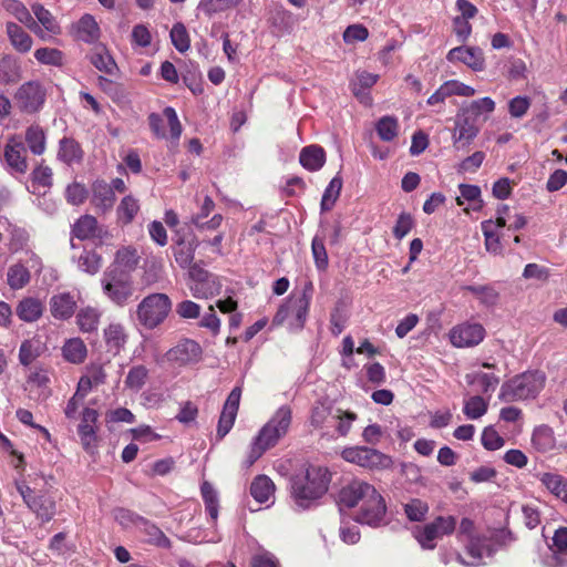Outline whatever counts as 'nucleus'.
Segmentation results:
<instances>
[{
    "label": "nucleus",
    "mask_w": 567,
    "mask_h": 567,
    "mask_svg": "<svg viewBox=\"0 0 567 567\" xmlns=\"http://www.w3.org/2000/svg\"><path fill=\"white\" fill-rule=\"evenodd\" d=\"M35 60L45 65L60 66L63 64L62 51L54 48H40L34 52Z\"/></svg>",
    "instance_id": "nucleus-61"
},
{
    "label": "nucleus",
    "mask_w": 567,
    "mask_h": 567,
    "mask_svg": "<svg viewBox=\"0 0 567 567\" xmlns=\"http://www.w3.org/2000/svg\"><path fill=\"white\" fill-rule=\"evenodd\" d=\"M268 21L270 23L272 32L277 37L290 34L293 31L295 25L297 23V19L293 16V13L285 9L281 4H275L269 10Z\"/></svg>",
    "instance_id": "nucleus-21"
},
{
    "label": "nucleus",
    "mask_w": 567,
    "mask_h": 567,
    "mask_svg": "<svg viewBox=\"0 0 567 567\" xmlns=\"http://www.w3.org/2000/svg\"><path fill=\"white\" fill-rule=\"evenodd\" d=\"M21 79V66L12 55H4L0 59V83L3 85L14 84Z\"/></svg>",
    "instance_id": "nucleus-38"
},
{
    "label": "nucleus",
    "mask_w": 567,
    "mask_h": 567,
    "mask_svg": "<svg viewBox=\"0 0 567 567\" xmlns=\"http://www.w3.org/2000/svg\"><path fill=\"white\" fill-rule=\"evenodd\" d=\"M427 512V504L419 498H413L404 505V513L411 522L423 520Z\"/></svg>",
    "instance_id": "nucleus-63"
},
{
    "label": "nucleus",
    "mask_w": 567,
    "mask_h": 567,
    "mask_svg": "<svg viewBox=\"0 0 567 567\" xmlns=\"http://www.w3.org/2000/svg\"><path fill=\"white\" fill-rule=\"evenodd\" d=\"M62 353L68 362L79 364L85 360L87 349L80 338H72L64 343Z\"/></svg>",
    "instance_id": "nucleus-45"
},
{
    "label": "nucleus",
    "mask_w": 567,
    "mask_h": 567,
    "mask_svg": "<svg viewBox=\"0 0 567 567\" xmlns=\"http://www.w3.org/2000/svg\"><path fill=\"white\" fill-rule=\"evenodd\" d=\"M538 481L558 499H561L567 478L553 472L536 474Z\"/></svg>",
    "instance_id": "nucleus-48"
},
{
    "label": "nucleus",
    "mask_w": 567,
    "mask_h": 567,
    "mask_svg": "<svg viewBox=\"0 0 567 567\" xmlns=\"http://www.w3.org/2000/svg\"><path fill=\"white\" fill-rule=\"evenodd\" d=\"M487 400L480 395H473L464 401L463 413L468 420H477L487 412Z\"/></svg>",
    "instance_id": "nucleus-55"
},
{
    "label": "nucleus",
    "mask_w": 567,
    "mask_h": 567,
    "mask_svg": "<svg viewBox=\"0 0 567 567\" xmlns=\"http://www.w3.org/2000/svg\"><path fill=\"white\" fill-rule=\"evenodd\" d=\"M140 210V204L136 198H134L132 195H127L122 198L117 208H116V216L121 224L128 225L131 224L135 216L137 215Z\"/></svg>",
    "instance_id": "nucleus-50"
},
{
    "label": "nucleus",
    "mask_w": 567,
    "mask_h": 567,
    "mask_svg": "<svg viewBox=\"0 0 567 567\" xmlns=\"http://www.w3.org/2000/svg\"><path fill=\"white\" fill-rule=\"evenodd\" d=\"M148 379V368L144 364H134L128 369L126 378L124 380L125 389L134 393H137L144 388Z\"/></svg>",
    "instance_id": "nucleus-37"
},
{
    "label": "nucleus",
    "mask_w": 567,
    "mask_h": 567,
    "mask_svg": "<svg viewBox=\"0 0 567 567\" xmlns=\"http://www.w3.org/2000/svg\"><path fill=\"white\" fill-rule=\"evenodd\" d=\"M99 413L96 410L85 408L82 412L81 423L79 424V436L86 452L92 453L96 447V422Z\"/></svg>",
    "instance_id": "nucleus-20"
},
{
    "label": "nucleus",
    "mask_w": 567,
    "mask_h": 567,
    "mask_svg": "<svg viewBox=\"0 0 567 567\" xmlns=\"http://www.w3.org/2000/svg\"><path fill=\"white\" fill-rule=\"evenodd\" d=\"M375 131L383 142L393 141L399 133V122L394 116H382L375 124Z\"/></svg>",
    "instance_id": "nucleus-53"
},
{
    "label": "nucleus",
    "mask_w": 567,
    "mask_h": 567,
    "mask_svg": "<svg viewBox=\"0 0 567 567\" xmlns=\"http://www.w3.org/2000/svg\"><path fill=\"white\" fill-rule=\"evenodd\" d=\"M240 396L241 391L239 388L233 389L228 394L218 420L217 436L219 439L226 436L234 426L239 409Z\"/></svg>",
    "instance_id": "nucleus-19"
},
{
    "label": "nucleus",
    "mask_w": 567,
    "mask_h": 567,
    "mask_svg": "<svg viewBox=\"0 0 567 567\" xmlns=\"http://www.w3.org/2000/svg\"><path fill=\"white\" fill-rule=\"evenodd\" d=\"M137 530L147 537L146 542L148 544L167 549L172 547V542L169 538L161 530L157 525L146 519L145 517L143 518Z\"/></svg>",
    "instance_id": "nucleus-36"
},
{
    "label": "nucleus",
    "mask_w": 567,
    "mask_h": 567,
    "mask_svg": "<svg viewBox=\"0 0 567 567\" xmlns=\"http://www.w3.org/2000/svg\"><path fill=\"white\" fill-rule=\"evenodd\" d=\"M533 445L539 451H548L555 444L553 430L548 425L537 426L532 435Z\"/></svg>",
    "instance_id": "nucleus-57"
},
{
    "label": "nucleus",
    "mask_w": 567,
    "mask_h": 567,
    "mask_svg": "<svg viewBox=\"0 0 567 567\" xmlns=\"http://www.w3.org/2000/svg\"><path fill=\"white\" fill-rule=\"evenodd\" d=\"M466 381L471 385H477L482 393H492L499 384V377L494 373H487L483 371H474L466 374Z\"/></svg>",
    "instance_id": "nucleus-42"
},
{
    "label": "nucleus",
    "mask_w": 567,
    "mask_h": 567,
    "mask_svg": "<svg viewBox=\"0 0 567 567\" xmlns=\"http://www.w3.org/2000/svg\"><path fill=\"white\" fill-rule=\"evenodd\" d=\"M102 285L104 292L117 305H124L132 295V282L130 276L124 271L117 274L115 270L107 269Z\"/></svg>",
    "instance_id": "nucleus-11"
},
{
    "label": "nucleus",
    "mask_w": 567,
    "mask_h": 567,
    "mask_svg": "<svg viewBox=\"0 0 567 567\" xmlns=\"http://www.w3.org/2000/svg\"><path fill=\"white\" fill-rule=\"evenodd\" d=\"M275 484L266 475H258L250 485V495L260 504L267 503L274 498Z\"/></svg>",
    "instance_id": "nucleus-35"
},
{
    "label": "nucleus",
    "mask_w": 567,
    "mask_h": 567,
    "mask_svg": "<svg viewBox=\"0 0 567 567\" xmlns=\"http://www.w3.org/2000/svg\"><path fill=\"white\" fill-rule=\"evenodd\" d=\"M200 494L205 504V511L212 519L213 524H216L219 514V497L218 492L207 481H204L200 485Z\"/></svg>",
    "instance_id": "nucleus-43"
},
{
    "label": "nucleus",
    "mask_w": 567,
    "mask_h": 567,
    "mask_svg": "<svg viewBox=\"0 0 567 567\" xmlns=\"http://www.w3.org/2000/svg\"><path fill=\"white\" fill-rule=\"evenodd\" d=\"M543 567H567V527H558L551 537V544L539 555Z\"/></svg>",
    "instance_id": "nucleus-12"
},
{
    "label": "nucleus",
    "mask_w": 567,
    "mask_h": 567,
    "mask_svg": "<svg viewBox=\"0 0 567 567\" xmlns=\"http://www.w3.org/2000/svg\"><path fill=\"white\" fill-rule=\"evenodd\" d=\"M6 32L16 51L19 53H28L31 50L33 40L21 25L14 22H7Z\"/></svg>",
    "instance_id": "nucleus-28"
},
{
    "label": "nucleus",
    "mask_w": 567,
    "mask_h": 567,
    "mask_svg": "<svg viewBox=\"0 0 567 567\" xmlns=\"http://www.w3.org/2000/svg\"><path fill=\"white\" fill-rule=\"evenodd\" d=\"M103 264V257L97 250H82L78 257V267L90 275L96 274Z\"/></svg>",
    "instance_id": "nucleus-52"
},
{
    "label": "nucleus",
    "mask_w": 567,
    "mask_h": 567,
    "mask_svg": "<svg viewBox=\"0 0 567 567\" xmlns=\"http://www.w3.org/2000/svg\"><path fill=\"white\" fill-rule=\"evenodd\" d=\"M106 351L112 355H117L125 348L127 334L121 323H110L103 332Z\"/></svg>",
    "instance_id": "nucleus-27"
},
{
    "label": "nucleus",
    "mask_w": 567,
    "mask_h": 567,
    "mask_svg": "<svg viewBox=\"0 0 567 567\" xmlns=\"http://www.w3.org/2000/svg\"><path fill=\"white\" fill-rule=\"evenodd\" d=\"M357 419V413L320 400L311 408L309 423L322 439L337 440L346 437L350 433Z\"/></svg>",
    "instance_id": "nucleus-4"
},
{
    "label": "nucleus",
    "mask_w": 567,
    "mask_h": 567,
    "mask_svg": "<svg viewBox=\"0 0 567 567\" xmlns=\"http://www.w3.org/2000/svg\"><path fill=\"white\" fill-rule=\"evenodd\" d=\"M114 518L123 528L137 530L144 517L127 508H117Z\"/></svg>",
    "instance_id": "nucleus-60"
},
{
    "label": "nucleus",
    "mask_w": 567,
    "mask_h": 567,
    "mask_svg": "<svg viewBox=\"0 0 567 567\" xmlns=\"http://www.w3.org/2000/svg\"><path fill=\"white\" fill-rule=\"evenodd\" d=\"M485 328L478 322H463L450 330L451 343L456 348H471L480 344L485 338Z\"/></svg>",
    "instance_id": "nucleus-14"
},
{
    "label": "nucleus",
    "mask_w": 567,
    "mask_h": 567,
    "mask_svg": "<svg viewBox=\"0 0 567 567\" xmlns=\"http://www.w3.org/2000/svg\"><path fill=\"white\" fill-rule=\"evenodd\" d=\"M42 342L39 339L24 340L19 349V361L22 365H30L42 352Z\"/></svg>",
    "instance_id": "nucleus-51"
},
{
    "label": "nucleus",
    "mask_w": 567,
    "mask_h": 567,
    "mask_svg": "<svg viewBox=\"0 0 567 567\" xmlns=\"http://www.w3.org/2000/svg\"><path fill=\"white\" fill-rule=\"evenodd\" d=\"M341 456L346 462L369 470H385L392 466V460L389 455L368 446L344 447Z\"/></svg>",
    "instance_id": "nucleus-10"
},
{
    "label": "nucleus",
    "mask_w": 567,
    "mask_h": 567,
    "mask_svg": "<svg viewBox=\"0 0 567 567\" xmlns=\"http://www.w3.org/2000/svg\"><path fill=\"white\" fill-rule=\"evenodd\" d=\"M16 312L20 320L34 322L39 320L43 313V303L37 298H24L18 303Z\"/></svg>",
    "instance_id": "nucleus-33"
},
{
    "label": "nucleus",
    "mask_w": 567,
    "mask_h": 567,
    "mask_svg": "<svg viewBox=\"0 0 567 567\" xmlns=\"http://www.w3.org/2000/svg\"><path fill=\"white\" fill-rule=\"evenodd\" d=\"M224 220L223 215L215 214L209 220H198V223H189L196 228V237L199 243L207 244L213 247H217L221 245L224 235L221 231H218L221 223Z\"/></svg>",
    "instance_id": "nucleus-17"
},
{
    "label": "nucleus",
    "mask_w": 567,
    "mask_h": 567,
    "mask_svg": "<svg viewBox=\"0 0 567 567\" xmlns=\"http://www.w3.org/2000/svg\"><path fill=\"white\" fill-rule=\"evenodd\" d=\"M101 312L93 307L80 309L76 315V323L79 329L84 333L94 332L100 323Z\"/></svg>",
    "instance_id": "nucleus-46"
},
{
    "label": "nucleus",
    "mask_w": 567,
    "mask_h": 567,
    "mask_svg": "<svg viewBox=\"0 0 567 567\" xmlns=\"http://www.w3.org/2000/svg\"><path fill=\"white\" fill-rule=\"evenodd\" d=\"M331 474L326 466L310 464L290 477V496L297 511L316 507L328 492Z\"/></svg>",
    "instance_id": "nucleus-2"
},
{
    "label": "nucleus",
    "mask_w": 567,
    "mask_h": 567,
    "mask_svg": "<svg viewBox=\"0 0 567 567\" xmlns=\"http://www.w3.org/2000/svg\"><path fill=\"white\" fill-rule=\"evenodd\" d=\"M7 276L8 285L16 290L23 288L30 280L29 269L21 264L11 266Z\"/></svg>",
    "instance_id": "nucleus-58"
},
{
    "label": "nucleus",
    "mask_w": 567,
    "mask_h": 567,
    "mask_svg": "<svg viewBox=\"0 0 567 567\" xmlns=\"http://www.w3.org/2000/svg\"><path fill=\"white\" fill-rule=\"evenodd\" d=\"M478 127L474 120L470 116L457 114L455 120V128L453 131V144L456 148L464 147L477 136Z\"/></svg>",
    "instance_id": "nucleus-23"
},
{
    "label": "nucleus",
    "mask_w": 567,
    "mask_h": 567,
    "mask_svg": "<svg viewBox=\"0 0 567 567\" xmlns=\"http://www.w3.org/2000/svg\"><path fill=\"white\" fill-rule=\"evenodd\" d=\"M24 140L29 151L33 155H42L47 150V135L44 130L38 125H30L25 130Z\"/></svg>",
    "instance_id": "nucleus-40"
},
{
    "label": "nucleus",
    "mask_w": 567,
    "mask_h": 567,
    "mask_svg": "<svg viewBox=\"0 0 567 567\" xmlns=\"http://www.w3.org/2000/svg\"><path fill=\"white\" fill-rule=\"evenodd\" d=\"M50 312L56 320H69L76 309V300L70 292L55 293L50 298Z\"/></svg>",
    "instance_id": "nucleus-24"
},
{
    "label": "nucleus",
    "mask_w": 567,
    "mask_h": 567,
    "mask_svg": "<svg viewBox=\"0 0 567 567\" xmlns=\"http://www.w3.org/2000/svg\"><path fill=\"white\" fill-rule=\"evenodd\" d=\"M312 295L313 285L311 281H306L300 290H293L279 306L272 319V324H287L290 331L301 330L308 317Z\"/></svg>",
    "instance_id": "nucleus-7"
},
{
    "label": "nucleus",
    "mask_w": 567,
    "mask_h": 567,
    "mask_svg": "<svg viewBox=\"0 0 567 567\" xmlns=\"http://www.w3.org/2000/svg\"><path fill=\"white\" fill-rule=\"evenodd\" d=\"M174 259L187 270V287L194 298L212 299L221 292V277L206 269L209 262L196 250H174Z\"/></svg>",
    "instance_id": "nucleus-3"
},
{
    "label": "nucleus",
    "mask_w": 567,
    "mask_h": 567,
    "mask_svg": "<svg viewBox=\"0 0 567 567\" xmlns=\"http://www.w3.org/2000/svg\"><path fill=\"white\" fill-rule=\"evenodd\" d=\"M73 235L79 239H87L99 236V224L95 217L84 215L78 219L72 229Z\"/></svg>",
    "instance_id": "nucleus-49"
},
{
    "label": "nucleus",
    "mask_w": 567,
    "mask_h": 567,
    "mask_svg": "<svg viewBox=\"0 0 567 567\" xmlns=\"http://www.w3.org/2000/svg\"><path fill=\"white\" fill-rule=\"evenodd\" d=\"M91 63L101 72L113 75L117 65L104 45L95 47L90 54Z\"/></svg>",
    "instance_id": "nucleus-39"
},
{
    "label": "nucleus",
    "mask_w": 567,
    "mask_h": 567,
    "mask_svg": "<svg viewBox=\"0 0 567 567\" xmlns=\"http://www.w3.org/2000/svg\"><path fill=\"white\" fill-rule=\"evenodd\" d=\"M14 100L22 112L35 113L42 107L45 101V91L39 82L29 81L17 90Z\"/></svg>",
    "instance_id": "nucleus-13"
},
{
    "label": "nucleus",
    "mask_w": 567,
    "mask_h": 567,
    "mask_svg": "<svg viewBox=\"0 0 567 567\" xmlns=\"http://www.w3.org/2000/svg\"><path fill=\"white\" fill-rule=\"evenodd\" d=\"M27 506L42 523L50 522L56 513L55 501L45 495H37Z\"/></svg>",
    "instance_id": "nucleus-29"
},
{
    "label": "nucleus",
    "mask_w": 567,
    "mask_h": 567,
    "mask_svg": "<svg viewBox=\"0 0 567 567\" xmlns=\"http://www.w3.org/2000/svg\"><path fill=\"white\" fill-rule=\"evenodd\" d=\"M379 80V75L367 71H358L351 81L353 94L361 101L369 100L367 91L371 89Z\"/></svg>",
    "instance_id": "nucleus-44"
},
{
    "label": "nucleus",
    "mask_w": 567,
    "mask_h": 567,
    "mask_svg": "<svg viewBox=\"0 0 567 567\" xmlns=\"http://www.w3.org/2000/svg\"><path fill=\"white\" fill-rule=\"evenodd\" d=\"M342 188V178L337 175L334 176L328 186L326 187L322 199H321V209L322 210H330L334 206L337 199L340 196V192Z\"/></svg>",
    "instance_id": "nucleus-56"
},
{
    "label": "nucleus",
    "mask_w": 567,
    "mask_h": 567,
    "mask_svg": "<svg viewBox=\"0 0 567 567\" xmlns=\"http://www.w3.org/2000/svg\"><path fill=\"white\" fill-rule=\"evenodd\" d=\"M137 250H116L114 262L109 267L111 270H115L117 274L124 271L127 274L135 269L140 257Z\"/></svg>",
    "instance_id": "nucleus-47"
},
{
    "label": "nucleus",
    "mask_w": 567,
    "mask_h": 567,
    "mask_svg": "<svg viewBox=\"0 0 567 567\" xmlns=\"http://www.w3.org/2000/svg\"><path fill=\"white\" fill-rule=\"evenodd\" d=\"M243 0H199L197 10L207 17L237 7Z\"/></svg>",
    "instance_id": "nucleus-54"
},
{
    "label": "nucleus",
    "mask_w": 567,
    "mask_h": 567,
    "mask_svg": "<svg viewBox=\"0 0 567 567\" xmlns=\"http://www.w3.org/2000/svg\"><path fill=\"white\" fill-rule=\"evenodd\" d=\"M164 223L175 235V243L178 246L189 245L192 243L186 237V230L189 229L188 223H182L177 213L174 209H166L163 217Z\"/></svg>",
    "instance_id": "nucleus-34"
},
{
    "label": "nucleus",
    "mask_w": 567,
    "mask_h": 567,
    "mask_svg": "<svg viewBox=\"0 0 567 567\" xmlns=\"http://www.w3.org/2000/svg\"><path fill=\"white\" fill-rule=\"evenodd\" d=\"M115 193L112 186L104 181H95L92 184V205L100 212L105 213L113 208L115 203Z\"/></svg>",
    "instance_id": "nucleus-26"
},
{
    "label": "nucleus",
    "mask_w": 567,
    "mask_h": 567,
    "mask_svg": "<svg viewBox=\"0 0 567 567\" xmlns=\"http://www.w3.org/2000/svg\"><path fill=\"white\" fill-rule=\"evenodd\" d=\"M299 162L310 172L319 171L326 163V152L318 145L306 146L300 152Z\"/></svg>",
    "instance_id": "nucleus-31"
},
{
    "label": "nucleus",
    "mask_w": 567,
    "mask_h": 567,
    "mask_svg": "<svg viewBox=\"0 0 567 567\" xmlns=\"http://www.w3.org/2000/svg\"><path fill=\"white\" fill-rule=\"evenodd\" d=\"M446 59L452 62L465 64L474 72H481L485 69V58L478 47H456L449 51Z\"/></svg>",
    "instance_id": "nucleus-16"
},
{
    "label": "nucleus",
    "mask_w": 567,
    "mask_h": 567,
    "mask_svg": "<svg viewBox=\"0 0 567 567\" xmlns=\"http://www.w3.org/2000/svg\"><path fill=\"white\" fill-rule=\"evenodd\" d=\"M464 290L473 293L486 308L495 307L499 300V291L493 285H468Z\"/></svg>",
    "instance_id": "nucleus-41"
},
{
    "label": "nucleus",
    "mask_w": 567,
    "mask_h": 567,
    "mask_svg": "<svg viewBox=\"0 0 567 567\" xmlns=\"http://www.w3.org/2000/svg\"><path fill=\"white\" fill-rule=\"evenodd\" d=\"M457 538L464 544L466 554L471 557V561L466 563L460 554L457 555V560L466 566L485 564V558H492L501 547V543L493 535L475 533L474 522L470 518L461 520Z\"/></svg>",
    "instance_id": "nucleus-6"
},
{
    "label": "nucleus",
    "mask_w": 567,
    "mask_h": 567,
    "mask_svg": "<svg viewBox=\"0 0 567 567\" xmlns=\"http://www.w3.org/2000/svg\"><path fill=\"white\" fill-rule=\"evenodd\" d=\"M202 353L199 343L190 339H184L171 348L166 352L165 358L167 362L174 365L184 367L197 363L202 358Z\"/></svg>",
    "instance_id": "nucleus-15"
},
{
    "label": "nucleus",
    "mask_w": 567,
    "mask_h": 567,
    "mask_svg": "<svg viewBox=\"0 0 567 567\" xmlns=\"http://www.w3.org/2000/svg\"><path fill=\"white\" fill-rule=\"evenodd\" d=\"M31 11L35 17L37 23L43 28L51 35H59L61 33V25L58 19L51 13L50 10L44 8L43 4L34 2L31 4Z\"/></svg>",
    "instance_id": "nucleus-30"
},
{
    "label": "nucleus",
    "mask_w": 567,
    "mask_h": 567,
    "mask_svg": "<svg viewBox=\"0 0 567 567\" xmlns=\"http://www.w3.org/2000/svg\"><path fill=\"white\" fill-rule=\"evenodd\" d=\"M27 148L22 141L16 136L8 138L4 150L3 158L11 171L19 174H24L28 171Z\"/></svg>",
    "instance_id": "nucleus-18"
},
{
    "label": "nucleus",
    "mask_w": 567,
    "mask_h": 567,
    "mask_svg": "<svg viewBox=\"0 0 567 567\" xmlns=\"http://www.w3.org/2000/svg\"><path fill=\"white\" fill-rule=\"evenodd\" d=\"M339 503L352 508L360 506L355 520L370 527L386 524V505L383 496L369 483L354 481L344 486L339 493Z\"/></svg>",
    "instance_id": "nucleus-1"
},
{
    "label": "nucleus",
    "mask_w": 567,
    "mask_h": 567,
    "mask_svg": "<svg viewBox=\"0 0 567 567\" xmlns=\"http://www.w3.org/2000/svg\"><path fill=\"white\" fill-rule=\"evenodd\" d=\"M482 445L488 451H496L504 446L505 440L493 426H486L481 437Z\"/></svg>",
    "instance_id": "nucleus-64"
},
{
    "label": "nucleus",
    "mask_w": 567,
    "mask_h": 567,
    "mask_svg": "<svg viewBox=\"0 0 567 567\" xmlns=\"http://www.w3.org/2000/svg\"><path fill=\"white\" fill-rule=\"evenodd\" d=\"M83 158L81 145L71 137H63L59 142L58 159L66 165L80 163Z\"/></svg>",
    "instance_id": "nucleus-32"
},
{
    "label": "nucleus",
    "mask_w": 567,
    "mask_h": 567,
    "mask_svg": "<svg viewBox=\"0 0 567 567\" xmlns=\"http://www.w3.org/2000/svg\"><path fill=\"white\" fill-rule=\"evenodd\" d=\"M169 37L173 45L178 52L184 53L189 49L190 39L186 27L183 23H175L171 30Z\"/></svg>",
    "instance_id": "nucleus-59"
},
{
    "label": "nucleus",
    "mask_w": 567,
    "mask_h": 567,
    "mask_svg": "<svg viewBox=\"0 0 567 567\" xmlns=\"http://www.w3.org/2000/svg\"><path fill=\"white\" fill-rule=\"evenodd\" d=\"M72 34L76 40L94 44L100 40L101 29L95 18L85 13L72 25Z\"/></svg>",
    "instance_id": "nucleus-22"
},
{
    "label": "nucleus",
    "mask_w": 567,
    "mask_h": 567,
    "mask_svg": "<svg viewBox=\"0 0 567 567\" xmlns=\"http://www.w3.org/2000/svg\"><path fill=\"white\" fill-rule=\"evenodd\" d=\"M291 423V406L288 404L279 406L254 439L247 457L248 466L252 465L267 450L277 445L288 434Z\"/></svg>",
    "instance_id": "nucleus-5"
},
{
    "label": "nucleus",
    "mask_w": 567,
    "mask_h": 567,
    "mask_svg": "<svg viewBox=\"0 0 567 567\" xmlns=\"http://www.w3.org/2000/svg\"><path fill=\"white\" fill-rule=\"evenodd\" d=\"M545 374L540 371H528L503 383L499 400L514 402L534 399L545 385Z\"/></svg>",
    "instance_id": "nucleus-8"
},
{
    "label": "nucleus",
    "mask_w": 567,
    "mask_h": 567,
    "mask_svg": "<svg viewBox=\"0 0 567 567\" xmlns=\"http://www.w3.org/2000/svg\"><path fill=\"white\" fill-rule=\"evenodd\" d=\"M495 110V102L488 97H482L472 101L468 106L464 110V113L470 114L473 117H478L482 114H491Z\"/></svg>",
    "instance_id": "nucleus-62"
},
{
    "label": "nucleus",
    "mask_w": 567,
    "mask_h": 567,
    "mask_svg": "<svg viewBox=\"0 0 567 567\" xmlns=\"http://www.w3.org/2000/svg\"><path fill=\"white\" fill-rule=\"evenodd\" d=\"M6 10L11 13L16 19L19 20L22 24H24L29 30L39 35L42 40L45 39L43 30L34 18L32 17L29 9L19 0H7L4 2Z\"/></svg>",
    "instance_id": "nucleus-25"
},
{
    "label": "nucleus",
    "mask_w": 567,
    "mask_h": 567,
    "mask_svg": "<svg viewBox=\"0 0 567 567\" xmlns=\"http://www.w3.org/2000/svg\"><path fill=\"white\" fill-rule=\"evenodd\" d=\"M172 311V301L165 293H151L142 299L136 308V320L147 330L161 326Z\"/></svg>",
    "instance_id": "nucleus-9"
}]
</instances>
